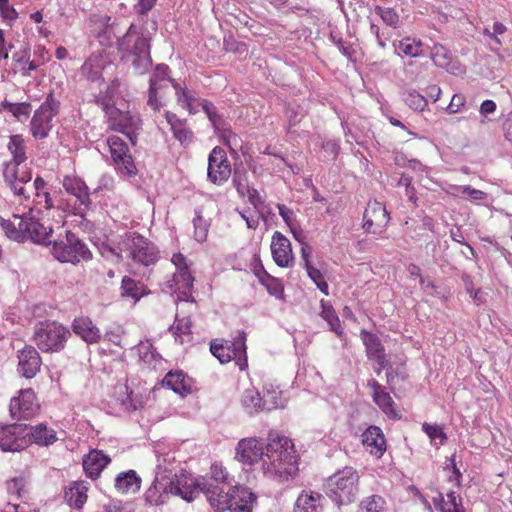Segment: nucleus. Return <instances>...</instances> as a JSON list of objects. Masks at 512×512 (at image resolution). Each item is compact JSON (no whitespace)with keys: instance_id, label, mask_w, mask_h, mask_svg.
I'll list each match as a JSON object with an SVG mask.
<instances>
[{"instance_id":"nucleus-1","label":"nucleus","mask_w":512,"mask_h":512,"mask_svg":"<svg viewBox=\"0 0 512 512\" xmlns=\"http://www.w3.org/2000/svg\"><path fill=\"white\" fill-rule=\"evenodd\" d=\"M235 458L247 465L262 460L264 474L279 482L289 480L298 471L293 443L278 434L270 433L267 443L256 437L241 439L236 446Z\"/></svg>"},{"instance_id":"nucleus-2","label":"nucleus","mask_w":512,"mask_h":512,"mask_svg":"<svg viewBox=\"0 0 512 512\" xmlns=\"http://www.w3.org/2000/svg\"><path fill=\"white\" fill-rule=\"evenodd\" d=\"M168 72L169 67L167 65H159L156 68L155 74L150 79L148 105L154 111L160 110L164 104L165 90L169 88V84H172L176 90L179 104L191 114H195L198 111V106H201L214 128L220 130L221 117L217 114L214 104L207 100L198 101L190 96L187 91L183 90L178 83L169 77Z\"/></svg>"},{"instance_id":"nucleus-3","label":"nucleus","mask_w":512,"mask_h":512,"mask_svg":"<svg viewBox=\"0 0 512 512\" xmlns=\"http://www.w3.org/2000/svg\"><path fill=\"white\" fill-rule=\"evenodd\" d=\"M7 149L12 158L2 165L4 183L14 197L27 201L29 191L26 186L32 180V171L24 164L27 160V147L22 135L10 136Z\"/></svg>"},{"instance_id":"nucleus-4","label":"nucleus","mask_w":512,"mask_h":512,"mask_svg":"<svg viewBox=\"0 0 512 512\" xmlns=\"http://www.w3.org/2000/svg\"><path fill=\"white\" fill-rule=\"evenodd\" d=\"M171 479V492L172 496H179L187 502L193 501L197 498L202 491L198 481L189 474L180 473L170 477ZM223 481H219L218 478L211 479V481L205 486L203 492L210 505L219 512L224 511L223 507Z\"/></svg>"},{"instance_id":"nucleus-5","label":"nucleus","mask_w":512,"mask_h":512,"mask_svg":"<svg viewBox=\"0 0 512 512\" xmlns=\"http://www.w3.org/2000/svg\"><path fill=\"white\" fill-rule=\"evenodd\" d=\"M25 214V212L21 215L14 213L8 219L1 218L0 225L5 235L17 242L29 240L40 244H51L52 228L45 227L38 220L26 217Z\"/></svg>"},{"instance_id":"nucleus-6","label":"nucleus","mask_w":512,"mask_h":512,"mask_svg":"<svg viewBox=\"0 0 512 512\" xmlns=\"http://www.w3.org/2000/svg\"><path fill=\"white\" fill-rule=\"evenodd\" d=\"M118 51L123 60L130 61L138 70L146 69L152 62L150 38L142 27L134 24L118 39Z\"/></svg>"},{"instance_id":"nucleus-7","label":"nucleus","mask_w":512,"mask_h":512,"mask_svg":"<svg viewBox=\"0 0 512 512\" xmlns=\"http://www.w3.org/2000/svg\"><path fill=\"white\" fill-rule=\"evenodd\" d=\"M359 474L351 466H346L328 477L324 484L326 496L338 507L355 501L359 491Z\"/></svg>"},{"instance_id":"nucleus-8","label":"nucleus","mask_w":512,"mask_h":512,"mask_svg":"<svg viewBox=\"0 0 512 512\" xmlns=\"http://www.w3.org/2000/svg\"><path fill=\"white\" fill-rule=\"evenodd\" d=\"M120 245V249L127 251L135 264L148 267L159 259V250L156 245L138 232L126 233Z\"/></svg>"},{"instance_id":"nucleus-9","label":"nucleus","mask_w":512,"mask_h":512,"mask_svg":"<svg viewBox=\"0 0 512 512\" xmlns=\"http://www.w3.org/2000/svg\"><path fill=\"white\" fill-rule=\"evenodd\" d=\"M51 253L59 262L74 265L92 258V253L86 244L71 231H66L65 239L53 242Z\"/></svg>"},{"instance_id":"nucleus-10","label":"nucleus","mask_w":512,"mask_h":512,"mask_svg":"<svg viewBox=\"0 0 512 512\" xmlns=\"http://www.w3.org/2000/svg\"><path fill=\"white\" fill-rule=\"evenodd\" d=\"M71 336L69 329L58 322H47L36 328L33 340L44 353L60 352Z\"/></svg>"},{"instance_id":"nucleus-11","label":"nucleus","mask_w":512,"mask_h":512,"mask_svg":"<svg viewBox=\"0 0 512 512\" xmlns=\"http://www.w3.org/2000/svg\"><path fill=\"white\" fill-rule=\"evenodd\" d=\"M59 101L49 93L45 101L34 112L30 123V132L36 139H44L52 128V119L58 113Z\"/></svg>"},{"instance_id":"nucleus-12","label":"nucleus","mask_w":512,"mask_h":512,"mask_svg":"<svg viewBox=\"0 0 512 512\" xmlns=\"http://www.w3.org/2000/svg\"><path fill=\"white\" fill-rule=\"evenodd\" d=\"M107 145L116 170L122 175L135 176L137 168L127 143L119 136L112 135L107 138Z\"/></svg>"},{"instance_id":"nucleus-13","label":"nucleus","mask_w":512,"mask_h":512,"mask_svg":"<svg viewBox=\"0 0 512 512\" xmlns=\"http://www.w3.org/2000/svg\"><path fill=\"white\" fill-rule=\"evenodd\" d=\"M9 411L11 417L18 421L35 417L40 411V404L34 390H20L19 394L10 400Z\"/></svg>"},{"instance_id":"nucleus-14","label":"nucleus","mask_w":512,"mask_h":512,"mask_svg":"<svg viewBox=\"0 0 512 512\" xmlns=\"http://www.w3.org/2000/svg\"><path fill=\"white\" fill-rule=\"evenodd\" d=\"M65 191L76 198L75 214L84 215L91 205L89 188L78 176L66 175L62 180Z\"/></svg>"},{"instance_id":"nucleus-15","label":"nucleus","mask_w":512,"mask_h":512,"mask_svg":"<svg viewBox=\"0 0 512 512\" xmlns=\"http://www.w3.org/2000/svg\"><path fill=\"white\" fill-rule=\"evenodd\" d=\"M27 426L10 424L0 426V448L3 451H21L29 443Z\"/></svg>"},{"instance_id":"nucleus-16","label":"nucleus","mask_w":512,"mask_h":512,"mask_svg":"<svg viewBox=\"0 0 512 512\" xmlns=\"http://www.w3.org/2000/svg\"><path fill=\"white\" fill-rule=\"evenodd\" d=\"M256 495L247 487L234 486L226 493V510L230 512H252Z\"/></svg>"},{"instance_id":"nucleus-17","label":"nucleus","mask_w":512,"mask_h":512,"mask_svg":"<svg viewBox=\"0 0 512 512\" xmlns=\"http://www.w3.org/2000/svg\"><path fill=\"white\" fill-rule=\"evenodd\" d=\"M33 186L35 193L32 200L30 195L27 201L25 199H20L19 197H14L15 200L29 213H31L34 208H44L46 210H51L54 208V201L48 191V185L46 181L42 177L37 176L33 182Z\"/></svg>"},{"instance_id":"nucleus-18","label":"nucleus","mask_w":512,"mask_h":512,"mask_svg":"<svg viewBox=\"0 0 512 512\" xmlns=\"http://www.w3.org/2000/svg\"><path fill=\"white\" fill-rule=\"evenodd\" d=\"M139 119L132 116L129 112H122L118 109L111 110L109 113V128L113 131L124 134L133 145L136 142V130L139 128Z\"/></svg>"},{"instance_id":"nucleus-19","label":"nucleus","mask_w":512,"mask_h":512,"mask_svg":"<svg viewBox=\"0 0 512 512\" xmlns=\"http://www.w3.org/2000/svg\"><path fill=\"white\" fill-rule=\"evenodd\" d=\"M172 263L176 267V271L173 274V278L169 281V288L173 291H183L186 293V290H190L193 286L194 277L189 269L186 258L181 253H176L172 256Z\"/></svg>"},{"instance_id":"nucleus-20","label":"nucleus","mask_w":512,"mask_h":512,"mask_svg":"<svg viewBox=\"0 0 512 512\" xmlns=\"http://www.w3.org/2000/svg\"><path fill=\"white\" fill-rule=\"evenodd\" d=\"M17 371L26 379L34 378L42 366V358L39 352L31 345H26L18 351Z\"/></svg>"},{"instance_id":"nucleus-21","label":"nucleus","mask_w":512,"mask_h":512,"mask_svg":"<svg viewBox=\"0 0 512 512\" xmlns=\"http://www.w3.org/2000/svg\"><path fill=\"white\" fill-rule=\"evenodd\" d=\"M171 484L170 476L166 474H158L152 485L145 492L146 501L155 506L166 503L170 496H172Z\"/></svg>"},{"instance_id":"nucleus-22","label":"nucleus","mask_w":512,"mask_h":512,"mask_svg":"<svg viewBox=\"0 0 512 512\" xmlns=\"http://www.w3.org/2000/svg\"><path fill=\"white\" fill-rule=\"evenodd\" d=\"M226 364L234 361V365L238 367L240 371H244L248 368L247 359V346H246V333L243 330L237 331V334L233 337L231 346L226 345Z\"/></svg>"},{"instance_id":"nucleus-23","label":"nucleus","mask_w":512,"mask_h":512,"mask_svg":"<svg viewBox=\"0 0 512 512\" xmlns=\"http://www.w3.org/2000/svg\"><path fill=\"white\" fill-rule=\"evenodd\" d=\"M271 252L273 260L279 267L285 268L291 266L294 259L291 243L289 239L279 231H275L272 236Z\"/></svg>"},{"instance_id":"nucleus-24","label":"nucleus","mask_w":512,"mask_h":512,"mask_svg":"<svg viewBox=\"0 0 512 512\" xmlns=\"http://www.w3.org/2000/svg\"><path fill=\"white\" fill-rule=\"evenodd\" d=\"M362 444L373 456L381 458L386 451V439L383 431L371 425L362 433Z\"/></svg>"},{"instance_id":"nucleus-25","label":"nucleus","mask_w":512,"mask_h":512,"mask_svg":"<svg viewBox=\"0 0 512 512\" xmlns=\"http://www.w3.org/2000/svg\"><path fill=\"white\" fill-rule=\"evenodd\" d=\"M111 462L108 455L104 454L101 450H91L83 458V469L87 477L92 480L99 478L103 469Z\"/></svg>"},{"instance_id":"nucleus-26","label":"nucleus","mask_w":512,"mask_h":512,"mask_svg":"<svg viewBox=\"0 0 512 512\" xmlns=\"http://www.w3.org/2000/svg\"><path fill=\"white\" fill-rule=\"evenodd\" d=\"M73 332L81 337L86 343H98L101 339V333L98 327L87 317L74 319L72 323Z\"/></svg>"},{"instance_id":"nucleus-27","label":"nucleus","mask_w":512,"mask_h":512,"mask_svg":"<svg viewBox=\"0 0 512 512\" xmlns=\"http://www.w3.org/2000/svg\"><path fill=\"white\" fill-rule=\"evenodd\" d=\"M224 165V150L220 146L212 149L208 157V179L216 185H221L224 182V172L222 166Z\"/></svg>"},{"instance_id":"nucleus-28","label":"nucleus","mask_w":512,"mask_h":512,"mask_svg":"<svg viewBox=\"0 0 512 512\" xmlns=\"http://www.w3.org/2000/svg\"><path fill=\"white\" fill-rule=\"evenodd\" d=\"M165 118L170 125V129L174 137L181 143V145H190L193 141V132L187 126V123L180 120L176 114L171 112H166Z\"/></svg>"},{"instance_id":"nucleus-29","label":"nucleus","mask_w":512,"mask_h":512,"mask_svg":"<svg viewBox=\"0 0 512 512\" xmlns=\"http://www.w3.org/2000/svg\"><path fill=\"white\" fill-rule=\"evenodd\" d=\"M322 499L320 493L302 491L295 502L294 512H322Z\"/></svg>"},{"instance_id":"nucleus-30","label":"nucleus","mask_w":512,"mask_h":512,"mask_svg":"<svg viewBox=\"0 0 512 512\" xmlns=\"http://www.w3.org/2000/svg\"><path fill=\"white\" fill-rule=\"evenodd\" d=\"M88 484L85 481H74L65 491V499L70 507L81 509L88 499Z\"/></svg>"},{"instance_id":"nucleus-31","label":"nucleus","mask_w":512,"mask_h":512,"mask_svg":"<svg viewBox=\"0 0 512 512\" xmlns=\"http://www.w3.org/2000/svg\"><path fill=\"white\" fill-rule=\"evenodd\" d=\"M364 215L370 219H374L375 226L379 228V232H382L390 221V213L387 211L385 205L376 200L368 202Z\"/></svg>"},{"instance_id":"nucleus-32","label":"nucleus","mask_w":512,"mask_h":512,"mask_svg":"<svg viewBox=\"0 0 512 512\" xmlns=\"http://www.w3.org/2000/svg\"><path fill=\"white\" fill-rule=\"evenodd\" d=\"M104 59L101 52H93L81 67V73L90 81H97L102 76Z\"/></svg>"},{"instance_id":"nucleus-33","label":"nucleus","mask_w":512,"mask_h":512,"mask_svg":"<svg viewBox=\"0 0 512 512\" xmlns=\"http://www.w3.org/2000/svg\"><path fill=\"white\" fill-rule=\"evenodd\" d=\"M394 51L398 56L416 58L422 56L423 43L421 40L411 37L393 42Z\"/></svg>"},{"instance_id":"nucleus-34","label":"nucleus","mask_w":512,"mask_h":512,"mask_svg":"<svg viewBox=\"0 0 512 512\" xmlns=\"http://www.w3.org/2000/svg\"><path fill=\"white\" fill-rule=\"evenodd\" d=\"M121 296L131 298L134 301L140 300L144 295L148 294L146 285L137 281L130 276H124L121 281Z\"/></svg>"},{"instance_id":"nucleus-35","label":"nucleus","mask_w":512,"mask_h":512,"mask_svg":"<svg viewBox=\"0 0 512 512\" xmlns=\"http://www.w3.org/2000/svg\"><path fill=\"white\" fill-rule=\"evenodd\" d=\"M360 338L363 342L366 356L369 360L386 354L384 345L375 333L362 329L360 331Z\"/></svg>"},{"instance_id":"nucleus-36","label":"nucleus","mask_w":512,"mask_h":512,"mask_svg":"<svg viewBox=\"0 0 512 512\" xmlns=\"http://www.w3.org/2000/svg\"><path fill=\"white\" fill-rule=\"evenodd\" d=\"M140 485L141 479L133 470L122 472L115 479V488L122 494L135 493L139 491Z\"/></svg>"},{"instance_id":"nucleus-37","label":"nucleus","mask_w":512,"mask_h":512,"mask_svg":"<svg viewBox=\"0 0 512 512\" xmlns=\"http://www.w3.org/2000/svg\"><path fill=\"white\" fill-rule=\"evenodd\" d=\"M30 436L33 442L41 446H48L56 442L57 435L54 429L47 427L45 424H38L27 427V436Z\"/></svg>"},{"instance_id":"nucleus-38","label":"nucleus","mask_w":512,"mask_h":512,"mask_svg":"<svg viewBox=\"0 0 512 512\" xmlns=\"http://www.w3.org/2000/svg\"><path fill=\"white\" fill-rule=\"evenodd\" d=\"M261 396L264 411H271L285 407L286 399L282 397V391L278 386H274L272 384L265 386Z\"/></svg>"},{"instance_id":"nucleus-39","label":"nucleus","mask_w":512,"mask_h":512,"mask_svg":"<svg viewBox=\"0 0 512 512\" xmlns=\"http://www.w3.org/2000/svg\"><path fill=\"white\" fill-rule=\"evenodd\" d=\"M6 487L8 493L11 496H14L16 499L21 501V503L23 504L22 506L28 505V507L30 508V490L28 488L26 480L23 477L13 478L7 481Z\"/></svg>"},{"instance_id":"nucleus-40","label":"nucleus","mask_w":512,"mask_h":512,"mask_svg":"<svg viewBox=\"0 0 512 512\" xmlns=\"http://www.w3.org/2000/svg\"><path fill=\"white\" fill-rule=\"evenodd\" d=\"M163 385L172 389L175 393L184 395L189 393L191 388L188 379L182 372H169L162 381Z\"/></svg>"},{"instance_id":"nucleus-41","label":"nucleus","mask_w":512,"mask_h":512,"mask_svg":"<svg viewBox=\"0 0 512 512\" xmlns=\"http://www.w3.org/2000/svg\"><path fill=\"white\" fill-rule=\"evenodd\" d=\"M372 399L375 402V404L382 410V412L386 414L389 418H400L395 409V403L392 397L385 389L377 393H372Z\"/></svg>"},{"instance_id":"nucleus-42","label":"nucleus","mask_w":512,"mask_h":512,"mask_svg":"<svg viewBox=\"0 0 512 512\" xmlns=\"http://www.w3.org/2000/svg\"><path fill=\"white\" fill-rule=\"evenodd\" d=\"M321 308L320 316L329 324L330 330L342 336L344 332L335 309L324 300H321Z\"/></svg>"},{"instance_id":"nucleus-43","label":"nucleus","mask_w":512,"mask_h":512,"mask_svg":"<svg viewBox=\"0 0 512 512\" xmlns=\"http://www.w3.org/2000/svg\"><path fill=\"white\" fill-rule=\"evenodd\" d=\"M359 510L361 512H388V507L384 497L373 494L360 501Z\"/></svg>"},{"instance_id":"nucleus-44","label":"nucleus","mask_w":512,"mask_h":512,"mask_svg":"<svg viewBox=\"0 0 512 512\" xmlns=\"http://www.w3.org/2000/svg\"><path fill=\"white\" fill-rule=\"evenodd\" d=\"M192 321L189 316L176 315L174 323L169 327V332L175 337L176 341L183 343L182 336L190 335Z\"/></svg>"},{"instance_id":"nucleus-45","label":"nucleus","mask_w":512,"mask_h":512,"mask_svg":"<svg viewBox=\"0 0 512 512\" xmlns=\"http://www.w3.org/2000/svg\"><path fill=\"white\" fill-rule=\"evenodd\" d=\"M431 59L436 66L448 69L451 64L452 54L445 46L437 43L431 49Z\"/></svg>"},{"instance_id":"nucleus-46","label":"nucleus","mask_w":512,"mask_h":512,"mask_svg":"<svg viewBox=\"0 0 512 512\" xmlns=\"http://www.w3.org/2000/svg\"><path fill=\"white\" fill-rule=\"evenodd\" d=\"M3 110L11 113L18 121H23L29 118L32 107L29 103H10L8 101L2 102Z\"/></svg>"},{"instance_id":"nucleus-47","label":"nucleus","mask_w":512,"mask_h":512,"mask_svg":"<svg viewBox=\"0 0 512 512\" xmlns=\"http://www.w3.org/2000/svg\"><path fill=\"white\" fill-rule=\"evenodd\" d=\"M242 403L250 414L264 411L262 396L259 392L247 390L242 398Z\"/></svg>"},{"instance_id":"nucleus-48","label":"nucleus","mask_w":512,"mask_h":512,"mask_svg":"<svg viewBox=\"0 0 512 512\" xmlns=\"http://www.w3.org/2000/svg\"><path fill=\"white\" fill-rule=\"evenodd\" d=\"M403 100L415 111H423L428 104L427 99L414 89L406 90L403 93Z\"/></svg>"},{"instance_id":"nucleus-49","label":"nucleus","mask_w":512,"mask_h":512,"mask_svg":"<svg viewBox=\"0 0 512 512\" xmlns=\"http://www.w3.org/2000/svg\"><path fill=\"white\" fill-rule=\"evenodd\" d=\"M374 12L382 19V21L392 28H398L400 24L399 15L393 8L374 6Z\"/></svg>"},{"instance_id":"nucleus-50","label":"nucleus","mask_w":512,"mask_h":512,"mask_svg":"<svg viewBox=\"0 0 512 512\" xmlns=\"http://www.w3.org/2000/svg\"><path fill=\"white\" fill-rule=\"evenodd\" d=\"M194 226V238L198 242H204L208 234V223L201 216L200 211H196V215L193 218Z\"/></svg>"},{"instance_id":"nucleus-51","label":"nucleus","mask_w":512,"mask_h":512,"mask_svg":"<svg viewBox=\"0 0 512 512\" xmlns=\"http://www.w3.org/2000/svg\"><path fill=\"white\" fill-rule=\"evenodd\" d=\"M19 64L20 72L23 76H30L31 72L36 70L39 66L44 64V60H30L28 53L25 51V55L16 59Z\"/></svg>"},{"instance_id":"nucleus-52","label":"nucleus","mask_w":512,"mask_h":512,"mask_svg":"<svg viewBox=\"0 0 512 512\" xmlns=\"http://www.w3.org/2000/svg\"><path fill=\"white\" fill-rule=\"evenodd\" d=\"M307 274L317 288L326 296L329 295V286L321 271L315 267H308Z\"/></svg>"},{"instance_id":"nucleus-53","label":"nucleus","mask_w":512,"mask_h":512,"mask_svg":"<svg viewBox=\"0 0 512 512\" xmlns=\"http://www.w3.org/2000/svg\"><path fill=\"white\" fill-rule=\"evenodd\" d=\"M422 430L430 438L431 443H434L437 439H440V444H443L447 440V436L442 427L437 424L424 423L422 425Z\"/></svg>"},{"instance_id":"nucleus-54","label":"nucleus","mask_w":512,"mask_h":512,"mask_svg":"<svg viewBox=\"0 0 512 512\" xmlns=\"http://www.w3.org/2000/svg\"><path fill=\"white\" fill-rule=\"evenodd\" d=\"M232 183H233L234 187L236 188L238 194L241 197H245L246 192L248 191V189L250 187L248 186L245 173L242 174L237 167L235 168V171H234Z\"/></svg>"},{"instance_id":"nucleus-55","label":"nucleus","mask_w":512,"mask_h":512,"mask_svg":"<svg viewBox=\"0 0 512 512\" xmlns=\"http://www.w3.org/2000/svg\"><path fill=\"white\" fill-rule=\"evenodd\" d=\"M330 40L331 42L338 47L340 52L348 57L351 58L354 54V49L350 43H347L342 39V37L338 33H331L330 34Z\"/></svg>"},{"instance_id":"nucleus-56","label":"nucleus","mask_w":512,"mask_h":512,"mask_svg":"<svg viewBox=\"0 0 512 512\" xmlns=\"http://www.w3.org/2000/svg\"><path fill=\"white\" fill-rule=\"evenodd\" d=\"M267 292L276 297L277 299H282L284 296V285L279 278L273 277L270 279L266 285H264Z\"/></svg>"},{"instance_id":"nucleus-57","label":"nucleus","mask_w":512,"mask_h":512,"mask_svg":"<svg viewBox=\"0 0 512 512\" xmlns=\"http://www.w3.org/2000/svg\"><path fill=\"white\" fill-rule=\"evenodd\" d=\"M466 105V98L463 94H454L446 111L449 114H456L464 110Z\"/></svg>"},{"instance_id":"nucleus-58","label":"nucleus","mask_w":512,"mask_h":512,"mask_svg":"<svg viewBox=\"0 0 512 512\" xmlns=\"http://www.w3.org/2000/svg\"><path fill=\"white\" fill-rule=\"evenodd\" d=\"M0 15L5 21H15L18 13L15 8L9 3V0H0Z\"/></svg>"},{"instance_id":"nucleus-59","label":"nucleus","mask_w":512,"mask_h":512,"mask_svg":"<svg viewBox=\"0 0 512 512\" xmlns=\"http://www.w3.org/2000/svg\"><path fill=\"white\" fill-rule=\"evenodd\" d=\"M210 352L221 364L224 363V341L222 339H214L210 342Z\"/></svg>"},{"instance_id":"nucleus-60","label":"nucleus","mask_w":512,"mask_h":512,"mask_svg":"<svg viewBox=\"0 0 512 512\" xmlns=\"http://www.w3.org/2000/svg\"><path fill=\"white\" fill-rule=\"evenodd\" d=\"M458 189L461 191L462 194H467L472 200L475 201H481L487 198L486 192L472 188L469 185L460 186L458 187Z\"/></svg>"},{"instance_id":"nucleus-61","label":"nucleus","mask_w":512,"mask_h":512,"mask_svg":"<svg viewBox=\"0 0 512 512\" xmlns=\"http://www.w3.org/2000/svg\"><path fill=\"white\" fill-rule=\"evenodd\" d=\"M97 38L103 48H108L113 45L115 34L110 28H105L98 33Z\"/></svg>"},{"instance_id":"nucleus-62","label":"nucleus","mask_w":512,"mask_h":512,"mask_svg":"<svg viewBox=\"0 0 512 512\" xmlns=\"http://www.w3.org/2000/svg\"><path fill=\"white\" fill-rule=\"evenodd\" d=\"M277 208L283 221L291 228V231L295 234L294 228L292 226V221L295 216L294 211L286 207L284 204H277Z\"/></svg>"},{"instance_id":"nucleus-63","label":"nucleus","mask_w":512,"mask_h":512,"mask_svg":"<svg viewBox=\"0 0 512 512\" xmlns=\"http://www.w3.org/2000/svg\"><path fill=\"white\" fill-rule=\"evenodd\" d=\"M462 279H463L464 284H465L466 292L473 298V300L478 305L481 304L483 301L481 300V298L479 296L480 289H474L471 277L468 276V275H464Z\"/></svg>"},{"instance_id":"nucleus-64","label":"nucleus","mask_w":512,"mask_h":512,"mask_svg":"<svg viewBox=\"0 0 512 512\" xmlns=\"http://www.w3.org/2000/svg\"><path fill=\"white\" fill-rule=\"evenodd\" d=\"M448 502L453 507V511L451 512H465V509L462 504V498L454 491H450L447 493Z\"/></svg>"}]
</instances>
